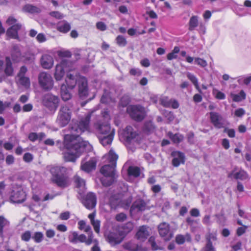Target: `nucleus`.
I'll return each instance as SVG.
<instances>
[{
    "mask_svg": "<svg viewBox=\"0 0 251 251\" xmlns=\"http://www.w3.org/2000/svg\"><path fill=\"white\" fill-rule=\"evenodd\" d=\"M91 113H88L82 118L78 123L70 127V133L64 136V144L67 151L63 156L66 161L75 162L84 150L85 144L79 137L82 132L89 130Z\"/></svg>",
    "mask_w": 251,
    "mask_h": 251,
    "instance_id": "obj_1",
    "label": "nucleus"
},
{
    "mask_svg": "<svg viewBox=\"0 0 251 251\" xmlns=\"http://www.w3.org/2000/svg\"><path fill=\"white\" fill-rule=\"evenodd\" d=\"M48 168L52 175V182L59 187L62 188L69 185V178L65 175L67 170L66 168L61 166H51Z\"/></svg>",
    "mask_w": 251,
    "mask_h": 251,
    "instance_id": "obj_2",
    "label": "nucleus"
},
{
    "mask_svg": "<svg viewBox=\"0 0 251 251\" xmlns=\"http://www.w3.org/2000/svg\"><path fill=\"white\" fill-rule=\"evenodd\" d=\"M118 155L113 151L110 150L107 155L110 164L105 165L100 169V173L104 176H116L115 168L116 166V161Z\"/></svg>",
    "mask_w": 251,
    "mask_h": 251,
    "instance_id": "obj_3",
    "label": "nucleus"
},
{
    "mask_svg": "<svg viewBox=\"0 0 251 251\" xmlns=\"http://www.w3.org/2000/svg\"><path fill=\"white\" fill-rule=\"evenodd\" d=\"M126 111L130 117L136 121H142L146 116L144 107L139 105H129L127 107Z\"/></svg>",
    "mask_w": 251,
    "mask_h": 251,
    "instance_id": "obj_4",
    "label": "nucleus"
},
{
    "mask_svg": "<svg viewBox=\"0 0 251 251\" xmlns=\"http://www.w3.org/2000/svg\"><path fill=\"white\" fill-rule=\"evenodd\" d=\"M71 118V111L68 106L66 105L62 106L59 110L57 123L61 126H66L70 121Z\"/></svg>",
    "mask_w": 251,
    "mask_h": 251,
    "instance_id": "obj_5",
    "label": "nucleus"
},
{
    "mask_svg": "<svg viewBox=\"0 0 251 251\" xmlns=\"http://www.w3.org/2000/svg\"><path fill=\"white\" fill-rule=\"evenodd\" d=\"M39 84L44 90H51L53 86V80L50 74L42 72L38 75Z\"/></svg>",
    "mask_w": 251,
    "mask_h": 251,
    "instance_id": "obj_6",
    "label": "nucleus"
},
{
    "mask_svg": "<svg viewBox=\"0 0 251 251\" xmlns=\"http://www.w3.org/2000/svg\"><path fill=\"white\" fill-rule=\"evenodd\" d=\"M93 126L98 137L100 135L109 134L114 131L113 129H111L107 122H103L101 120H99L95 122Z\"/></svg>",
    "mask_w": 251,
    "mask_h": 251,
    "instance_id": "obj_7",
    "label": "nucleus"
},
{
    "mask_svg": "<svg viewBox=\"0 0 251 251\" xmlns=\"http://www.w3.org/2000/svg\"><path fill=\"white\" fill-rule=\"evenodd\" d=\"M157 230L160 236L165 241H170L173 237V232L171 229L169 224L162 222L157 226Z\"/></svg>",
    "mask_w": 251,
    "mask_h": 251,
    "instance_id": "obj_8",
    "label": "nucleus"
},
{
    "mask_svg": "<svg viewBox=\"0 0 251 251\" xmlns=\"http://www.w3.org/2000/svg\"><path fill=\"white\" fill-rule=\"evenodd\" d=\"M44 105L50 111H55L58 106L59 99L51 94L45 95L43 100Z\"/></svg>",
    "mask_w": 251,
    "mask_h": 251,
    "instance_id": "obj_9",
    "label": "nucleus"
},
{
    "mask_svg": "<svg viewBox=\"0 0 251 251\" xmlns=\"http://www.w3.org/2000/svg\"><path fill=\"white\" fill-rule=\"evenodd\" d=\"M26 198L25 192L22 188L17 186L14 188L11 195V200L14 203H21L24 202Z\"/></svg>",
    "mask_w": 251,
    "mask_h": 251,
    "instance_id": "obj_10",
    "label": "nucleus"
},
{
    "mask_svg": "<svg viewBox=\"0 0 251 251\" xmlns=\"http://www.w3.org/2000/svg\"><path fill=\"white\" fill-rule=\"evenodd\" d=\"M150 235L149 227L142 226L138 227L135 235V238L140 242H144Z\"/></svg>",
    "mask_w": 251,
    "mask_h": 251,
    "instance_id": "obj_11",
    "label": "nucleus"
},
{
    "mask_svg": "<svg viewBox=\"0 0 251 251\" xmlns=\"http://www.w3.org/2000/svg\"><path fill=\"white\" fill-rule=\"evenodd\" d=\"M82 202L86 208L92 209L96 206L97 198L95 194L90 192L84 197Z\"/></svg>",
    "mask_w": 251,
    "mask_h": 251,
    "instance_id": "obj_12",
    "label": "nucleus"
},
{
    "mask_svg": "<svg viewBox=\"0 0 251 251\" xmlns=\"http://www.w3.org/2000/svg\"><path fill=\"white\" fill-rule=\"evenodd\" d=\"M209 115L210 122L216 128H221L224 127L223 118L220 114L218 112H211Z\"/></svg>",
    "mask_w": 251,
    "mask_h": 251,
    "instance_id": "obj_13",
    "label": "nucleus"
},
{
    "mask_svg": "<svg viewBox=\"0 0 251 251\" xmlns=\"http://www.w3.org/2000/svg\"><path fill=\"white\" fill-rule=\"evenodd\" d=\"M87 81L85 78H80L78 80V93L80 97L85 98L88 95Z\"/></svg>",
    "mask_w": 251,
    "mask_h": 251,
    "instance_id": "obj_14",
    "label": "nucleus"
},
{
    "mask_svg": "<svg viewBox=\"0 0 251 251\" xmlns=\"http://www.w3.org/2000/svg\"><path fill=\"white\" fill-rule=\"evenodd\" d=\"M124 238L117 232H110L108 234L106 240L111 246L120 244L123 240Z\"/></svg>",
    "mask_w": 251,
    "mask_h": 251,
    "instance_id": "obj_15",
    "label": "nucleus"
},
{
    "mask_svg": "<svg viewBox=\"0 0 251 251\" xmlns=\"http://www.w3.org/2000/svg\"><path fill=\"white\" fill-rule=\"evenodd\" d=\"M173 157L172 164L175 167H178L180 164H184L185 162V155L183 153L175 151H173L171 154Z\"/></svg>",
    "mask_w": 251,
    "mask_h": 251,
    "instance_id": "obj_16",
    "label": "nucleus"
},
{
    "mask_svg": "<svg viewBox=\"0 0 251 251\" xmlns=\"http://www.w3.org/2000/svg\"><path fill=\"white\" fill-rule=\"evenodd\" d=\"M123 134L125 139L128 142L133 141L138 135L131 126H127L123 131Z\"/></svg>",
    "mask_w": 251,
    "mask_h": 251,
    "instance_id": "obj_17",
    "label": "nucleus"
},
{
    "mask_svg": "<svg viewBox=\"0 0 251 251\" xmlns=\"http://www.w3.org/2000/svg\"><path fill=\"white\" fill-rule=\"evenodd\" d=\"M3 73L5 79L6 77L12 76L14 75V69L12 65L11 59L9 57H6L5 58Z\"/></svg>",
    "mask_w": 251,
    "mask_h": 251,
    "instance_id": "obj_18",
    "label": "nucleus"
},
{
    "mask_svg": "<svg viewBox=\"0 0 251 251\" xmlns=\"http://www.w3.org/2000/svg\"><path fill=\"white\" fill-rule=\"evenodd\" d=\"M22 25L19 23L14 25L9 28L6 32V35L12 38H18V31L21 28Z\"/></svg>",
    "mask_w": 251,
    "mask_h": 251,
    "instance_id": "obj_19",
    "label": "nucleus"
},
{
    "mask_svg": "<svg viewBox=\"0 0 251 251\" xmlns=\"http://www.w3.org/2000/svg\"><path fill=\"white\" fill-rule=\"evenodd\" d=\"M114 134V131L109 134L99 136L98 137L100 142L103 146L110 145L112 142Z\"/></svg>",
    "mask_w": 251,
    "mask_h": 251,
    "instance_id": "obj_20",
    "label": "nucleus"
},
{
    "mask_svg": "<svg viewBox=\"0 0 251 251\" xmlns=\"http://www.w3.org/2000/svg\"><path fill=\"white\" fill-rule=\"evenodd\" d=\"M42 67L47 69H50L53 65V59L52 57L48 54H44L41 59Z\"/></svg>",
    "mask_w": 251,
    "mask_h": 251,
    "instance_id": "obj_21",
    "label": "nucleus"
},
{
    "mask_svg": "<svg viewBox=\"0 0 251 251\" xmlns=\"http://www.w3.org/2000/svg\"><path fill=\"white\" fill-rule=\"evenodd\" d=\"M146 202L142 199H138L133 203L131 210L137 211H144L147 208Z\"/></svg>",
    "mask_w": 251,
    "mask_h": 251,
    "instance_id": "obj_22",
    "label": "nucleus"
},
{
    "mask_svg": "<svg viewBox=\"0 0 251 251\" xmlns=\"http://www.w3.org/2000/svg\"><path fill=\"white\" fill-rule=\"evenodd\" d=\"M77 79L75 75L69 74L67 75L65 83L67 87L69 89H73L76 86Z\"/></svg>",
    "mask_w": 251,
    "mask_h": 251,
    "instance_id": "obj_23",
    "label": "nucleus"
},
{
    "mask_svg": "<svg viewBox=\"0 0 251 251\" xmlns=\"http://www.w3.org/2000/svg\"><path fill=\"white\" fill-rule=\"evenodd\" d=\"M96 166V161L94 159H91L84 163H82L81 168L86 172H89L95 170Z\"/></svg>",
    "mask_w": 251,
    "mask_h": 251,
    "instance_id": "obj_24",
    "label": "nucleus"
},
{
    "mask_svg": "<svg viewBox=\"0 0 251 251\" xmlns=\"http://www.w3.org/2000/svg\"><path fill=\"white\" fill-rule=\"evenodd\" d=\"M175 241L178 245H182L186 241L190 242L191 241V236L189 233H186L185 235L177 234L175 237Z\"/></svg>",
    "mask_w": 251,
    "mask_h": 251,
    "instance_id": "obj_25",
    "label": "nucleus"
},
{
    "mask_svg": "<svg viewBox=\"0 0 251 251\" xmlns=\"http://www.w3.org/2000/svg\"><path fill=\"white\" fill-rule=\"evenodd\" d=\"M234 178L235 179H240L243 181L250 179V176L248 173L242 169H240L238 172L234 173Z\"/></svg>",
    "mask_w": 251,
    "mask_h": 251,
    "instance_id": "obj_26",
    "label": "nucleus"
},
{
    "mask_svg": "<svg viewBox=\"0 0 251 251\" xmlns=\"http://www.w3.org/2000/svg\"><path fill=\"white\" fill-rule=\"evenodd\" d=\"M61 95L62 99L64 101L70 100L72 98V94L68 89L65 84H62L61 86Z\"/></svg>",
    "mask_w": 251,
    "mask_h": 251,
    "instance_id": "obj_27",
    "label": "nucleus"
},
{
    "mask_svg": "<svg viewBox=\"0 0 251 251\" xmlns=\"http://www.w3.org/2000/svg\"><path fill=\"white\" fill-rule=\"evenodd\" d=\"M123 246L125 249L130 251H138L141 248L140 246L132 241L126 242L123 244Z\"/></svg>",
    "mask_w": 251,
    "mask_h": 251,
    "instance_id": "obj_28",
    "label": "nucleus"
},
{
    "mask_svg": "<svg viewBox=\"0 0 251 251\" xmlns=\"http://www.w3.org/2000/svg\"><path fill=\"white\" fill-rule=\"evenodd\" d=\"M17 83L19 85H21L26 89L29 88L30 82L28 77L21 76L17 77Z\"/></svg>",
    "mask_w": 251,
    "mask_h": 251,
    "instance_id": "obj_29",
    "label": "nucleus"
},
{
    "mask_svg": "<svg viewBox=\"0 0 251 251\" xmlns=\"http://www.w3.org/2000/svg\"><path fill=\"white\" fill-rule=\"evenodd\" d=\"M70 29V25L65 21H62L58 24L57 30L61 32L67 33Z\"/></svg>",
    "mask_w": 251,
    "mask_h": 251,
    "instance_id": "obj_30",
    "label": "nucleus"
},
{
    "mask_svg": "<svg viewBox=\"0 0 251 251\" xmlns=\"http://www.w3.org/2000/svg\"><path fill=\"white\" fill-rule=\"evenodd\" d=\"M64 71L63 66L61 65H57L55 68L54 73V77L57 81L62 79L64 75Z\"/></svg>",
    "mask_w": 251,
    "mask_h": 251,
    "instance_id": "obj_31",
    "label": "nucleus"
},
{
    "mask_svg": "<svg viewBox=\"0 0 251 251\" xmlns=\"http://www.w3.org/2000/svg\"><path fill=\"white\" fill-rule=\"evenodd\" d=\"M116 178V176H103L100 178V181L103 186H109L113 183Z\"/></svg>",
    "mask_w": 251,
    "mask_h": 251,
    "instance_id": "obj_32",
    "label": "nucleus"
},
{
    "mask_svg": "<svg viewBox=\"0 0 251 251\" xmlns=\"http://www.w3.org/2000/svg\"><path fill=\"white\" fill-rule=\"evenodd\" d=\"M141 171L139 167L137 166H130L127 169V173L129 176H132L134 177H137L140 175Z\"/></svg>",
    "mask_w": 251,
    "mask_h": 251,
    "instance_id": "obj_33",
    "label": "nucleus"
},
{
    "mask_svg": "<svg viewBox=\"0 0 251 251\" xmlns=\"http://www.w3.org/2000/svg\"><path fill=\"white\" fill-rule=\"evenodd\" d=\"M198 17L197 16H192L189 22V30L192 31L198 26Z\"/></svg>",
    "mask_w": 251,
    "mask_h": 251,
    "instance_id": "obj_34",
    "label": "nucleus"
},
{
    "mask_svg": "<svg viewBox=\"0 0 251 251\" xmlns=\"http://www.w3.org/2000/svg\"><path fill=\"white\" fill-rule=\"evenodd\" d=\"M74 181L77 188H80L81 190H83L85 188V181L84 180L78 176L76 175L74 176Z\"/></svg>",
    "mask_w": 251,
    "mask_h": 251,
    "instance_id": "obj_35",
    "label": "nucleus"
},
{
    "mask_svg": "<svg viewBox=\"0 0 251 251\" xmlns=\"http://www.w3.org/2000/svg\"><path fill=\"white\" fill-rule=\"evenodd\" d=\"M155 126L151 121L146 122L144 126L143 130L145 132L149 134L154 131Z\"/></svg>",
    "mask_w": 251,
    "mask_h": 251,
    "instance_id": "obj_36",
    "label": "nucleus"
},
{
    "mask_svg": "<svg viewBox=\"0 0 251 251\" xmlns=\"http://www.w3.org/2000/svg\"><path fill=\"white\" fill-rule=\"evenodd\" d=\"M168 135L174 143H179L181 142L184 138V137L179 133L173 134L172 133L169 132Z\"/></svg>",
    "mask_w": 251,
    "mask_h": 251,
    "instance_id": "obj_37",
    "label": "nucleus"
},
{
    "mask_svg": "<svg viewBox=\"0 0 251 251\" xmlns=\"http://www.w3.org/2000/svg\"><path fill=\"white\" fill-rule=\"evenodd\" d=\"M21 53L19 47L18 46H14L12 52V59L16 61H18L21 58Z\"/></svg>",
    "mask_w": 251,
    "mask_h": 251,
    "instance_id": "obj_38",
    "label": "nucleus"
},
{
    "mask_svg": "<svg viewBox=\"0 0 251 251\" xmlns=\"http://www.w3.org/2000/svg\"><path fill=\"white\" fill-rule=\"evenodd\" d=\"M187 77L191 81V82L194 84L196 88L199 90V92H201L200 87L198 84V79L196 77L191 74L190 73H187L186 74Z\"/></svg>",
    "mask_w": 251,
    "mask_h": 251,
    "instance_id": "obj_39",
    "label": "nucleus"
},
{
    "mask_svg": "<svg viewBox=\"0 0 251 251\" xmlns=\"http://www.w3.org/2000/svg\"><path fill=\"white\" fill-rule=\"evenodd\" d=\"M231 97L233 101L238 102L245 99V94L241 91L239 94H231Z\"/></svg>",
    "mask_w": 251,
    "mask_h": 251,
    "instance_id": "obj_40",
    "label": "nucleus"
},
{
    "mask_svg": "<svg viewBox=\"0 0 251 251\" xmlns=\"http://www.w3.org/2000/svg\"><path fill=\"white\" fill-rule=\"evenodd\" d=\"M9 225V222L3 216H0V234L3 232V228Z\"/></svg>",
    "mask_w": 251,
    "mask_h": 251,
    "instance_id": "obj_41",
    "label": "nucleus"
},
{
    "mask_svg": "<svg viewBox=\"0 0 251 251\" xmlns=\"http://www.w3.org/2000/svg\"><path fill=\"white\" fill-rule=\"evenodd\" d=\"M32 238L36 243H39L43 241L44 239V234L41 232H35L32 236Z\"/></svg>",
    "mask_w": 251,
    "mask_h": 251,
    "instance_id": "obj_42",
    "label": "nucleus"
},
{
    "mask_svg": "<svg viewBox=\"0 0 251 251\" xmlns=\"http://www.w3.org/2000/svg\"><path fill=\"white\" fill-rule=\"evenodd\" d=\"M23 9L25 11L29 12V13H37L39 12V9L34 6L30 4L25 5Z\"/></svg>",
    "mask_w": 251,
    "mask_h": 251,
    "instance_id": "obj_43",
    "label": "nucleus"
},
{
    "mask_svg": "<svg viewBox=\"0 0 251 251\" xmlns=\"http://www.w3.org/2000/svg\"><path fill=\"white\" fill-rule=\"evenodd\" d=\"M116 41L117 44L119 46H121V47H124L127 44V42H126V38L122 35H118L116 37Z\"/></svg>",
    "mask_w": 251,
    "mask_h": 251,
    "instance_id": "obj_44",
    "label": "nucleus"
},
{
    "mask_svg": "<svg viewBox=\"0 0 251 251\" xmlns=\"http://www.w3.org/2000/svg\"><path fill=\"white\" fill-rule=\"evenodd\" d=\"M78 235L75 231H73L68 237L69 241L71 243H77L78 242Z\"/></svg>",
    "mask_w": 251,
    "mask_h": 251,
    "instance_id": "obj_45",
    "label": "nucleus"
},
{
    "mask_svg": "<svg viewBox=\"0 0 251 251\" xmlns=\"http://www.w3.org/2000/svg\"><path fill=\"white\" fill-rule=\"evenodd\" d=\"M171 101V100L167 97H162L160 99V104L165 107H170Z\"/></svg>",
    "mask_w": 251,
    "mask_h": 251,
    "instance_id": "obj_46",
    "label": "nucleus"
},
{
    "mask_svg": "<svg viewBox=\"0 0 251 251\" xmlns=\"http://www.w3.org/2000/svg\"><path fill=\"white\" fill-rule=\"evenodd\" d=\"M31 238V232L29 230L25 231L21 235V239L25 242L29 241Z\"/></svg>",
    "mask_w": 251,
    "mask_h": 251,
    "instance_id": "obj_47",
    "label": "nucleus"
},
{
    "mask_svg": "<svg viewBox=\"0 0 251 251\" xmlns=\"http://www.w3.org/2000/svg\"><path fill=\"white\" fill-rule=\"evenodd\" d=\"M99 242L98 240L94 238V234L93 232H90V233H88V239H87V245H90L92 243H97Z\"/></svg>",
    "mask_w": 251,
    "mask_h": 251,
    "instance_id": "obj_48",
    "label": "nucleus"
},
{
    "mask_svg": "<svg viewBox=\"0 0 251 251\" xmlns=\"http://www.w3.org/2000/svg\"><path fill=\"white\" fill-rule=\"evenodd\" d=\"M206 243H212V241L217 240L216 234L215 233H209L206 236Z\"/></svg>",
    "mask_w": 251,
    "mask_h": 251,
    "instance_id": "obj_49",
    "label": "nucleus"
},
{
    "mask_svg": "<svg viewBox=\"0 0 251 251\" xmlns=\"http://www.w3.org/2000/svg\"><path fill=\"white\" fill-rule=\"evenodd\" d=\"M133 227L132 223L128 222L123 226V228L125 232L128 233L133 229Z\"/></svg>",
    "mask_w": 251,
    "mask_h": 251,
    "instance_id": "obj_50",
    "label": "nucleus"
},
{
    "mask_svg": "<svg viewBox=\"0 0 251 251\" xmlns=\"http://www.w3.org/2000/svg\"><path fill=\"white\" fill-rule=\"evenodd\" d=\"M91 224L92 225L95 232L97 233H99L100 231V221L98 220H96L92 222Z\"/></svg>",
    "mask_w": 251,
    "mask_h": 251,
    "instance_id": "obj_51",
    "label": "nucleus"
},
{
    "mask_svg": "<svg viewBox=\"0 0 251 251\" xmlns=\"http://www.w3.org/2000/svg\"><path fill=\"white\" fill-rule=\"evenodd\" d=\"M132 201L131 197L128 195L127 199H125L121 201V206H129Z\"/></svg>",
    "mask_w": 251,
    "mask_h": 251,
    "instance_id": "obj_52",
    "label": "nucleus"
},
{
    "mask_svg": "<svg viewBox=\"0 0 251 251\" xmlns=\"http://www.w3.org/2000/svg\"><path fill=\"white\" fill-rule=\"evenodd\" d=\"M149 242L150 243V244L151 245L152 250H153L154 251H156V250L159 249V248L157 245V244L155 241V238L154 237L151 236L149 239Z\"/></svg>",
    "mask_w": 251,
    "mask_h": 251,
    "instance_id": "obj_53",
    "label": "nucleus"
},
{
    "mask_svg": "<svg viewBox=\"0 0 251 251\" xmlns=\"http://www.w3.org/2000/svg\"><path fill=\"white\" fill-rule=\"evenodd\" d=\"M195 62L198 64V65L204 67L207 66V62L205 60L200 58H196L195 59Z\"/></svg>",
    "mask_w": 251,
    "mask_h": 251,
    "instance_id": "obj_54",
    "label": "nucleus"
},
{
    "mask_svg": "<svg viewBox=\"0 0 251 251\" xmlns=\"http://www.w3.org/2000/svg\"><path fill=\"white\" fill-rule=\"evenodd\" d=\"M203 251H216V249L212 243H206Z\"/></svg>",
    "mask_w": 251,
    "mask_h": 251,
    "instance_id": "obj_55",
    "label": "nucleus"
},
{
    "mask_svg": "<svg viewBox=\"0 0 251 251\" xmlns=\"http://www.w3.org/2000/svg\"><path fill=\"white\" fill-rule=\"evenodd\" d=\"M245 114V110L242 108H238L235 110L234 115L238 117H242Z\"/></svg>",
    "mask_w": 251,
    "mask_h": 251,
    "instance_id": "obj_56",
    "label": "nucleus"
},
{
    "mask_svg": "<svg viewBox=\"0 0 251 251\" xmlns=\"http://www.w3.org/2000/svg\"><path fill=\"white\" fill-rule=\"evenodd\" d=\"M129 73L132 75L140 76L142 74V71L139 69L132 68L130 69Z\"/></svg>",
    "mask_w": 251,
    "mask_h": 251,
    "instance_id": "obj_57",
    "label": "nucleus"
},
{
    "mask_svg": "<svg viewBox=\"0 0 251 251\" xmlns=\"http://www.w3.org/2000/svg\"><path fill=\"white\" fill-rule=\"evenodd\" d=\"M224 131V132L228 134V136L230 138H233L235 137V132L233 129L225 128Z\"/></svg>",
    "mask_w": 251,
    "mask_h": 251,
    "instance_id": "obj_58",
    "label": "nucleus"
},
{
    "mask_svg": "<svg viewBox=\"0 0 251 251\" xmlns=\"http://www.w3.org/2000/svg\"><path fill=\"white\" fill-rule=\"evenodd\" d=\"M70 216V213L69 211H65L61 213L59 215V218L62 220H67Z\"/></svg>",
    "mask_w": 251,
    "mask_h": 251,
    "instance_id": "obj_59",
    "label": "nucleus"
},
{
    "mask_svg": "<svg viewBox=\"0 0 251 251\" xmlns=\"http://www.w3.org/2000/svg\"><path fill=\"white\" fill-rule=\"evenodd\" d=\"M96 26L98 29H99L101 31H104L106 29V25L102 22H98L96 24Z\"/></svg>",
    "mask_w": 251,
    "mask_h": 251,
    "instance_id": "obj_60",
    "label": "nucleus"
},
{
    "mask_svg": "<svg viewBox=\"0 0 251 251\" xmlns=\"http://www.w3.org/2000/svg\"><path fill=\"white\" fill-rule=\"evenodd\" d=\"M188 141L189 143L192 144L195 143L194 134L192 132H189L187 135Z\"/></svg>",
    "mask_w": 251,
    "mask_h": 251,
    "instance_id": "obj_61",
    "label": "nucleus"
},
{
    "mask_svg": "<svg viewBox=\"0 0 251 251\" xmlns=\"http://www.w3.org/2000/svg\"><path fill=\"white\" fill-rule=\"evenodd\" d=\"M126 215L123 213H121L118 214L116 217V220L119 222H123V221L126 220Z\"/></svg>",
    "mask_w": 251,
    "mask_h": 251,
    "instance_id": "obj_62",
    "label": "nucleus"
},
{
    "mask_svg": "<svg viewBox=\"0 0 251 251\" xmlns=\"http://www.w3.org/2000/svg\"><path fill=\"white\" fill-rule=\"evenodd\" d=\"M248 228V226H244L242 227H239L237 229V234L238 236H240L243 234L245 232L246 229Z\"/></svg>",
    "mask_w": 251,
    "mask_h": 251,
    "instance_id": "obj_63",
    "label": "nucleus"
},
{
    "mask_svg": "<svg viewBox=\"0 0 251 251\" xmlns=\"http://www.w3.org/2000/svg\"><path fill=\"white\" fill-rule=\"evenodd\" d=\"M23 159L26 162H29L32 160L33 156L30 153H26L24 154L23 156Z\"/></svg>",
    "mask_w": 251,
    "mask_h": 251,
    "instance_id": "obj_64",
    "label": "nucleus"
}]
</instances>
